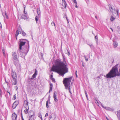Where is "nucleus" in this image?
Masks as SVG:
<instances>
[{"mask_svg": "<svg viewBox=\"0 0 120 120\" xmlns=\"http://www.w3.org/2000/svg\"><path fill=\"white\" fill-rule=\"evenodd\" d=\"M65 57H64L63 62H61L59 59L56 60L55 65H53L51 68L52 71L57 73L62 77L64 74L68 72V68L65 64L66 62L65 60Z\"/></svg>", "mask_w": 120, "mask_h": 120, "instance_id": "f257e3e1", "label": "nucleus"}, {"mask_svg": "<svg viewBox=\"0 0 120 120\" xmlns=\"http://www.w3.org/2000/svg\"><path fill=\"white\" fill-rule=\"evenodd\" d=\"M118 65L117 64L113 67L106 75H104V77L107 78L111 79L116 76H119L120 75V69H119V72L117 68Z\"/></svg>", "mask_w": 120, "mask_h": 120, "instance_id": "f03ea898", "label": "nucleus"}, {"mask_svg": "<svg viewBox=\"0 0 120 120\" xmlns=\"http://www.w3.org/2000/svg\"><path fill=\"white\" fill-rule=\"evenodd\" d=\"M27 44L24 45L22 47V50L20 52L17 53L20 54V56L22 58H24L27 54L29 49V41H27Z\"/></svg>", "mask_w": 120, "mask_h": 120, "instance_id": "7ed1b4c3", "label": "nucleus"}, {"mask_svg": "<svg viewBox=\"0 0 120 120\" xmlns=\"http://www.w3.org/2000/svg\"><path fill=\"white\" fill-rule=\"evenodd\" d=\"M27 41H29L26 39H21L19 40L18 44L19 48L17 51V53L20 52L22 50V47L27 44Z\"/></svg>", "mask_w": 120, "mask_h": 120, "instance_id": "20e7f679", "label": "nucleus"}, {"mask_svg": "<svg viewBox=\"0 0 120 120\" xmlns=\"http://www.w3.org/2000/svg\"><path fill=\"white\" fill-rule=\"evenodd\" d=\"M72 77V76H71L68 78H64L63 79V82L66 89H67L70 87V83Z\"/></svg>", "mask_w": 120, "mask_h": 120, "instance_id": "39448f33", "label": "nucleus"}, {"mask_svg": "<svg viewBox=\"0 0 120 120\" xmlns=\"http://www.w3.org/2000/svg\"><path fill=\"white\" fill-rule=\"evenodd\" d=\"M12 72L11 73V75L13 79H16L17 76L16 73L15 72L13 71L12 70Z\"/></svg>", "mask_w": 120, "mask_h": 120, "instance_id": "423d86ee", "label": "nucleus"}, {"mask_svg": "<svg viewBox=\"0 0 120 120\" xmlns=\"http://www.w3.org/2000/svg\"><path fill=\"white\" fill-rule=\"evenodd\" d=\"M12 55L13 58L14 60H15L16 59H18L17 56L16 55V53L15 52H13Z\"/></svg>", "mask_w": 120, "mask_h": 120, "instance_id": "0eeeda50", "label": "nucleus"}, {"mask_svg": "<svg viewBox=\"0 0 120 120\" xmlns=\"http://www.w3.org/2000/svg\"><path fill=\"white\" fill-rule=\"evenodd\" d=\"M28 16L26 15H22L21 17V19H24L25 20L28 19Z\"/></svg>", "mask_w": 120, "mask_h": 120, "instance_id": "6e6552de", "label": "nucleus"}, {"mask_svg": "<svg viewBox=\"0 0 120 120\" xmlns=\"http://www.w3.org/2000/svg\"><path fill=\"white\" fill-rule=\"evenodd\" d=\"M17 116L15 113H13L12 115V120H15L17 118Z\"/></svg>", "mask_w": 120, "mask_h": 120, "instance_id": "1a4fd4ad", "label": "nucleus"}, {"mask_svg": "<svg viewBox=\"0 0 120 120\" xmlns=\"http://www.w3.org/2000/svg\"><path fill=\"white\" fill-rule=\"evenodd\" d=\"M56 92L55 91L53 95V97L54 98V100L56 102H57L58 101V100L56 98Z\"/></svg>", "mask_w": 120, "mask_h": 120, "instance_id": "9d476101", "label": "nucleus"}, {"mask_svg": "<svg viewBox=\"0 0 120 120\" xmlns=\"http://www.w3.org/2000/svg\"><path fill=\"white\" fill-rule=\"evenodd\" d=\"M50 95H49V96L48 101H47L46 102V107L47 108H48L49 107V106L48 105V101H49V104H50Z\"/></svg>", "mask_w": 120, "mask_h": 120, "instance_id": "9b49d317", "label": "nucleus"}, {"mask_svg": "<svg viewBox=\"0 0 120 120\" xmlns=\"http://www.w3.org/2000/svg\"><path fill=\"white\" fill-rule=\"evenodd\" d=\"M14 64L17 67H18L19 65V61L18 59L14 60Z\"/></svg>", "mask_w": 120, "mask_h": 120, "instance_id": "f8f14e48", "label": "nucleus"}, {"mask_svg": "<svg viewBox=\"0 0 120 120\" xmlns=\"http://www.w3.org/2000/svg\"><path fill=\"white\" fill-rule=\"evenodd\" d=\"M115 16L113 14H112L111 16V18H110V21H113V20L115 19Z\"/></svg>", "mask_w": 120, "mask_h": 120, "instance_id": "ddd939ff", "label": "nucleus"}, {"mask_svg": "<svg viewBox=\"0 0 120 120\" xmlns=\"http://www.w3.org/2000/svg\"><path fill=\"white\" fill-rule=\"evenodd\" d=\"M113 45L114 48H116L118 45L117 42L116 41H113Z\"/></svg>", "mask_w": 120, "mask_h": 120, "instance_id": "4468645a", "label": "nucleus"}, {"mask_svg": "<svg viewBox=\"0 0 120 120\" xmlns=\"http://www.w3.org/2000/svg\"><path fill=\"white\" fill-rule=\"evenodd\" d=\"M109 8L110 11L112 13L115 12V9L114 8H113L111 6V7L110 8L109 6Z\"/></svg>", "mask_w": 120, "mask_h": 120, "instance_id": "2eb2a0df", "label": "nucleus"}, {"mask_svg": "<svg viewBox=\"0 0 120 120\" xmlns=\"http://www.w3.org/2000/svg\"><path fill=\"white\" fill-rule=\"evenodd\" d=\"M17 82L16 79H13V80L12 81V84L13 85H16Z\"/></svg>", "mask_w": 120, "mask_h": 120, "instance_id": "dca6fc26", "label": "nucleus"}, {"mask_svg": "<svg viewBox=\"0 0 120 120\" xmlns=\"http://www.w3.org/2000/svg\"><path fill=\"white\" fill-rule=\"evenodd\" d=\"M34 113L33 114L31 115L30 116L29 119V120H34Z\"/></svg>", "mask_w": 120, "mask_h": 120, "instance_id": "f3484780", "label": "nucleus"}, {"mask_svg": "<svg viewBox=\"0 0 120 120\" xmlns=\"http://www.w3.org/2000/svg\"><path fill=\"white\" fill-rule=\"evenodd\" d=\"M28 102L27 101L26 103H24L23 104V106L24 107L26 108V109H27V107H28V108H29L28 105Z\"/></svg>", "mask_w": 120, "mask_h": 120, "instance_id": "a211bd4d", "label": "nucleus"}, {"mask_svg": "<svg viewBox=\"0 0 120 120\" xmlns=\"http://www.w3.org/2000/svg\"><path fill=\"white\" fill-rule=\"evenodd\" d=\"M17 30L19 32L20 34H21L22 32V31H24L23 30H22V28L20 26L18 27Z\"/></svg>", "mask_w": 120, "mask_h": 120, "instance_id": "6ab92c4d", "label": "nucleus"}, {"mask_svg": "<svg viewBox=\"0 0 120 120\" xmlns=\"http://www.w3.org/2000/svg\"><path fill=\"white\" fill-rule=\"evenodd\" d=\"M104 109L106 110L110 111H113V109H111L109 107H104Z\"/></svg>", "mask_w": 120, "mask_h": 120, "instance_id": "aec40b11", "label": "nucleus"}, {"mask_svg": "<svg viewBox=\"0 0 120 120\" xmlns=\"http://www.w3.org/2000/svg\"><path fill=\"white\" fill-rule=\"evenodd\" d=\"M2 14L4 17V15L5 14V15L6 18L7 19L8 18L7 14L6 11H5L4 13L2 12Z\"/></svg>", "mask_w": 120, "mask_h": 120, "instance_id": "412c9836", "label": "nucleus"}, {"mask_svg": "<svg viewBox=\"0 0 120 120\" xmlns=\"http://www.w3.org/2000/svg\"><path fill=\"white\" fill-rule=\"evenodd\" d=\"M53 87L52 84V83H50V89L49 91V92L52 91V87Z\"/></svg>", "mask_w": 120, "mask_h": 120, "instance_id": "4be33fe9", "label": "nucleus"}, {"mask_svg": "<svg viewBox=\"0 0 120 120\" xmlns=\"http://www.w3.org/2000/svg\"><path fill=\"white\" fill-rule=\"evenodd\" d=\"M117 115L118 117L120 118V110L117 111Z\"/></svg>", "mask_w": 120, "mask_h": 120, "instance_id": "5701e85b", "label": "nucleus"}, {"mask_svg": "<svg viewBox=\"0 0 120 120\" xmlns=\"http://www.w3.org/2000/svg\"><path fill=\"white\" fill-rule=\"evenodd\" d=\"M63 5L64 8H66L67 4L65 1H64L63 2Z\"/></svg>", "mask_w": 120, "mask_h": 120, "instance_id": "b1692460", "label": "nucleus"}, {"mask_svg": "<svg viewBox=\"0 0 120 120\" xmlns=\"http://www.w3.org/2000/svg\"><path fill=\"white\" fill-rule=\"evenodd\" d=\"M19 104V101H16L14 102V104H15L16 106Z\"/></svg>", "mask_w": 120, "mask_h": 120, "instance_id": "393cba45", "label": "nucleus"}, {"mask_svg": "<svg viewBox=\"0 0 120 120\" xmlns=\"http://www.w3.org/2000/svg\"><path fill=\"white\" fill-rule=\"evenodd\" d=\"M21 34H22V35L24 36H25L26 35V34L24 32V31H22V32Z\"/></svg>", "mask_w": 120, "mask_h": 120, "instance_id": "a878e982", "label": "nucleus"}, {"mask_svg": "<svg viewBox=\"0 0 120 120\" xmlns=\"http://www.w3.org/2000/svg\"><path fill=\"white\" fill-rule=\"evenodd\" d=\"M25 109L24 110V112L25 113L27 114L28 113V110L29 109Z\"/></svg>", "mask_w": 120, "mask_h": 120, "instance_id": "bb28decb", "label": "nucleus"}, {"mask_svg": "<svg viewBox=\"0 0 120 120\" xmlns=\"http://www.w3.org/2000/svg\"><path fill=\"white\" fill-rule=\"evenodd\" d=\"M36 75L34 74L32 76V77L30 79L32 80L33 79L36 78Z\"/></svg>", "mask_w": 120, "mask_h": 120, "instance_id": "cd10ccee", "label": "nucleus"}, {"mask_svg": "<svg viewBox=\"0 0 120 120\" xmlns=\"http://www.w3.org/2000/svg\"><path fill=\"white\" fill-rule=\"evenodd\" d=\"M103 75L102 74H100V75H99V76H98L97 77V79H98V78L99 79H101V77Z\"/></svg>", "mask_w": 120, "mask_h": 120, "instance_id": "c85d7f7f", "label": "nucleus"}, {"mask_svg": "<svg viewBox=\"0 0 120 120\" xmlns=\"http://www.w3.org/2000/svg\"><path fill=\"white\" fill-rule=\"evenodd\" d=\"M14 104V103H13L12 104V108L13 109H14L16 107V105L15 104Z\"/></svg>", "mask_w": 120, "mask_h": 120, "instance_id": "c756f323", "label": "nucleus"}, {"mask_svg": "<svg viewBox=\"0 0 120 120\" xmlns=\"http://www.w3.org/2000/svg\"><path fill=\"white\" fill-rule=\"evenodd\" d=\"M38 17L37 16H36L35 18V20L37 23L38 20Z\"/></svg>", "mask_w": 120, "mask_h": 120, "instance_id": "7c9ffc66", "label": "nucleus"}, {"mask_svg": "<svg viewBox=\"0 0 120 120\" xmlns=\"http://www.w3.org/2000/svg\"><path fill=\"white\" fill-rule=\"evenodd\" d=\"M37 13L38 15H39L40 14V11L39 9H38Z\"/></svg>", "mask_w": 120, "mask_h": 120, "instance_id": "2f4dec72", "label": "nucleus"}, {"mask_svg": "<svg viewBox=\"0 0 120 120\" xmlns=\"http://www.w3.org/2000/svg\"><path fill=\"white\" fill-rule=\"evenodd\" d=\"M16 34H15V35H16V36H17L19 34V31H18V30H17L16 31Z\"/></svg>", "mask_w": 120, "mask_h": 120, "instance_id": "473e14b6", "label": "nucleus"}, {"mask_svg": "<svg viewBox=\"0 0 120 120\" xmlns=\"http://www.w3.org/2000/svg\"><path fill=\"white\" fill-rule=\"evenodd\" d=\"M23 7H24V11H23L24 13L25 14H27V12L26 13L25 11L26 6H25L24 5L23 6Z\"/></svg>", "mask_w": 120, "mask_h": 120, "instance_id": "72a5a7b5", "label": "nucleus"}, {"mask_svg": "<svg viewBox=\"0 0 120 120\" xmlns=\"http://www.w3.org/2000/svg\"><path fill=\"white\" fill-rule=\"evenodd\" d=\"M90 47L92 49H94V47L92 44L90 46Z\"/></svg>", "mask_w": 120, "mask_h": 120, "instance_id": "f704fd0d", "label": "nucleus"}, {"mask_svg": "<svg viewBox=\"0 0 120 120\" xmlns=\"http://www.w3.org/2000/svg\"><path fill=\"white\" fill-rule=\"evenodd\" d=\"M51 24L52 26H53V25L54 26H55V23L54 22H52L51 23Z\"/></svg>", "mask_w": 120, "mask_h": 120, "instance_id": "c9c22d12", "label": "nucleus"}, {"mask_svg": "<svg viewBox=\"0 0 120 120\" xmlns=\"http://www.w3.org/2000/svg\"><path fill=\"white\" fill-rule=\"evenodd\" d=\"M95 38L96 39V41H97L98 40V37L97 36H96L95 37Z\"/></svg>", "mask_w": 120, "mask_h": 120, "instance_id": "e433bc0d", "label": "nucleus"}, {"mask_svg": "<svg viewBox=\"0 0 120 120\" xmlns=\"http://www.w3.org/2000/svg\"><path fill=\"white\" fill-rule=\"evenodd\" d=\"M95 102L96 103H97L98 104H99V103L98 101V100L95 99Z\"/></svg>", "mask_w": 120, "mask_h": 120, "instance_id": "4c0bfd02", "label": "nucleus"}, {"mask_svg": "<svg viewBox=\"0 0 120 120\" xmlns=\"http://www.w3.org/2000/svg\"><path fill=\"white\" fill-rule=\"evenodd\" d=\"M37 70L36 69L35 70V72H34V74L35 75H37Z\"/></svg>", "mask_w": 120, "mask_h": 120, "instance_id": "58836bf2", "label": "nucleus"}, {"mask_svg": "<svg viewBox=\"0 0 120 120\" xmlns=\"http://www.w3.org/2000/svg\"><path fill=\"white\" fill-rule=\"evenodd\" d=\"M72 0L73 2L75 4H77V3L76 0Z\"/></svg>", "mask_w": 120, "mask_h": 120, "instance_id": "ea45409f", "label": "nucleus"}, {"mask_svg": "<svg viewBox=\"0 0 120 120\" xmlns=\"http://www.w3.org/2000/svg\"><path fill=\"white\" fill-rule=\"evenodd\" d=\"M84 57L85 58V60H86V61H88V58H86V56H84Z\"/></svg>", "mask_w": 120, "mask_h": 120, "instance_id": "a19ab883", "label": "nucleus"}, {"mask_svg": "<svg viewBox=\"0 0 120 120\" xmlns=\"http://www.w3.org/2000/svg\"><path fill=\"white\" fill-rule=\"evenodd\" d=\"M16 94H15L13 96L14 100H15L16 99Z\"/></svg>", "mask_w": 120, "mask_h": 120, "instance_id": "79ce46f5", "label": "nucleus"}, {"mask_svg": "<svg viewBox=\"0 0 120 120\" xmlns=\"http://www.w3.org/2000/svg\"><path fill=\"white\" fill-rule=\"evenodd\" d=\"M51 79L52 82H55V79L54 78H52Z\"/></svg>", "mask_w": 120, "mask_h": 120, "instance_id": "37998d69", "label": "nucleus"}, {"mask_svg": "<svg viewBox=\"0 0 120 120\" xmlns=\"http://www.w3.org/2000/svg\"><path fill=\"white\" fill-rule=\"evenodd\" d=\"M2 51H3V52L4 55V56L5 55V51H4V49H3Z\"/></svg>", "mask_w": 120, "mask_h": 120, "instance_id": "c03bdc74", "label": "nucleus"}, {"mask_svg": "<svg viewBox=\"0 0 120 120\" xmlns=\"http://www.w3.org/2000/svg\"><path fill=\"white\" fill-rule=\"evenodd\" d=\"M82 64L83 67H84L85 66V64L84 63L82 62Z\"/></svg>", "mask_w": 120, "mask_h": 120, "instance_id": "a18cd8bd", "label": "nucleus"}, {"mask_svg": "<svg viewBox=\"0 0 120 120\" xmlns=\"http://www.w3.org/2000/svg\"><path fill=\"white\" fill-rule=\"evenodd\" d=\"M68 88L69 91V92L70 93V94H72V93H71V91L70 90V87L69 88Z\"/></svg>", "mask_w": 120, "mask_h": 120, "instance_id": "49530a36", "label": "nucleus"}, {"mask_svg": "<svg viewBox=\"0 0 120 120\" xmlns=\"http://www.w3.org/2000/svg\"><path fill=\"white\" fill-rule=\"evenodd\" d=\"M38 116L39 117L41 118L42 117V116L40 114H39Z\"/></svg>", "mask_w": 120, "mask_h": 120, "instance_id": "de8ad7c7", "label": "nucleus"}, {"mask_svg": "<svg viewBox=\"0 0 120 120\" xmlns=\"http://www.w3.org/2000/svg\"><path fill=\"white\" fill-rule=\"evenodd\" d=\"M53 75H51L50 76V78L51 79H52V78H53Z\"/></svg>", "mask_w": 120, "mask_h": 120, "instance_id": "09e8293b", "label": "nucleus"}, {"mask_svg": "<svg viewBox=\"0 0 120 120\" xmlns=\"http://www.w3.org/2000/svg\"><path fill=\"white\" fill-rule=\"evenodd\" d=\"M116 12H117V14L118 15V9H116Z\"/></svg>", "mask_w": 120, "mask_h": 120, "instance_id": "8fccbe9b", "label": "nucleus"}, {"mask_svg": "<svg viewBox=\"0 0 120 120\" xmlns=\"http://www.w3.org/2000/svg\"><path fill=\"white\" fill-rule=\"evenodd\" d=\"M77 71L76 70V71H75V74L76 76V77H77L78 76H77Z\"/></svg>", "mask_w": 120, "mask_h": 120, "instance_id": "3c124183", "label": "nucleus"}, {"mask_svg": "<svg viewBox=\"0 0 120 120\" xmlns=\"http://www.w3.org/2000/svg\"><path fill=\"white\" fill-rule=\"evenodd\" d=\"M65 15V16H66V19L67 20V21H68V18L67 17V16L66 15Z\"/></svg>", "mask_w": 120, "mask_h": 120, "instance_id": "603ef678", "label": "nucleus"}, {"mask_svg": "<svg viewBox=\"0 0 120 120\" xmlns=\"http://www.w3.org/2000/svg\"><path fill=\"white\" fill-rule=\"evenodd\" d=\"M48 116V114L47 113H46L45 115V117L47 116Z\"/></svg>", "mask_w": 120, "mask_h": 120, "instance_id": "864d4df0", "label": "nucleus"}, {"mask_svg": "<svg viewBox=\"0 0 120 120\" xmlns=\"http://www.w3.org/2000/svg\"><path fill=\"white\" fill-rule=\"evenodd\" d=\"M21 118H22V120L24 119L23 118V116H22V113H21Z\"/></svg>", "mask_w": 120, "mask_h": 120, "instance_id": "5fc2aeb1", "label": "nucleus"}, {"mask_svg": "<svg viewBox=\"0 0 120 120\" xmlns=\"http://www.w3.org/2000/svg\"><path fill=\"white\" fill-rule=\"evenodd\" d=\"M75 7L76 8H77L78 7L77 5V4H75Z\"/></svg>", "mask_w": 120, "mask_h": 120, "instance_id": "6e6d98bb", "label": "nucleus"}, {"mask_svg": "<svg viewBox=\"0 0 120 120\" xmlns=\"http://www.w3.org/2000/svg\"><path fill=\"white\" fill-rule=\"evenodd\" d=\"M52 117V116L51 115L49 117V119H51Z\"/></svg>", "mask_w": 120, "mask_h": 120, "instance_id": "4d7b16f0", "label": "nucleus"}, {"mask_svg": "<svg viewBox=\"0 0 120 120\" xmlns=\"http://www.w3.org/2000/svg\"><path fill=\"white\" fill-rule=\"evenodd\" d=\"M0 27L1 28L2 27V25L1 24L0 22Z\"/></svg>", "mask_w": 120, "mask_h": 120, "instance_id": "13d9d810", "label": "nucleus"}, {"mask_svg": "<svg viewBox=\"0 0 120 120\" xmlns=\"http://www.w3.org/2000/svg\"><path fill=\"white\" fill-rule=\"evenodd\" d=\"M85 94H87L86 91V90H85Z\"/></svg>", "mask_w": 120, "mask_h": 120, "instance_id": "bf43d9fd", "label": "nucleus"}, {"mask_svg": "<svg viewBox=\"0 0 120 120\" xmlns=\"http://www.w3.org/2000/svg\"><path fill=\"white\" fill-rule=\"evenodd\" d=\"M41 56L42 57L43 56V54L42 53H41Z\"/></svg>", "mask_w": 120, "mask_h": 120, "instance_id": "052dcab7", "label": "nucleus"}, {"mask_svg": "<svg viewBox=\"0 0 120 120\" xmlns=\"http://www.w3.org/2000/svg\"><path fill=\"white\" fill-rule=\"evenodd\" d=\"M68 55L69 56L70 55V53L69 52H68Z\"/></svg>", "mask_w": 120, "mask_h": 120, "instance_id": "680f3d73", "label": "nucleus"}, {"mask_svg": "<svg viewBox=\"0 0 120 120\" xmlns=\"http://www.w3.org/2000/svg\"><path fill=\"white\" fill-rule=\"evenodd\" d=\"M86 94V97H88V95H87V94Z\"/></svg>", "mask_w": 120, "mask_h": 120, "instance_id": "e2e57ef3", "label": "nucleus"}, {"mask_svg": "<svg viewBox=\"0 0 120 120\" xmlns=\"http://www.w3.org/2000/svg\"><path fill=\"white\" fill-rule=\"evenodd\" d=\"M7 92L9 93L10 95H11V94L9 92H8V91H7Z\"/></svg>", "mask_w": 120, "mask_h": 120, "instance_id": "0e129e2a", "label": "nucleus"}, {"mask_svg": "<svg viewBox=\"0 0 120 120\" xmlns=\"http://www.w3.org/2000/svg\"><path fill=\"white\" fill-rule=\"evenodd\" d=\"M110 28V29H111V30L112 31H113V30L112 29V28Z\"/></svg>", "mask_w": 120, "mask_h": 120, "instance_id": "69168bd1", "label": "nucleus"}, {"mask_svg": "<svg viewBox=\"0 0 120 120\" xmlns=\"http://www.w3.org/2000/svg\"><path fill=\"white\" fill-rule=\"evenodd\" d=\"M17 36H16V35H15V37H16V39H17Z\"/></svg>", "mask_w": 120, "mask_h": 120, "instance_id": "338daca9", "label": "nucleus"}, {"mask_svg": "<svg viewBox=\"0 0 120 120\" xmlns=\"http://www.w3.org/2000/svg\"><path fill=\"white\" fill-rule=\"evenodd\" d=\"M40 118H41V120H43L42 117H41Z\"/></svg>", "mask_w": 120, "mask_h": 120, "instance_id": "774afa93", "label": "nucleus"}]
</instances>
